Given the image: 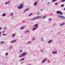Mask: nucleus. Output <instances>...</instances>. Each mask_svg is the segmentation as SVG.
Wrapping results in <instances>:
<instances>
[{"mask_svg": "<svg viewBox=\"0 0 65 65\" xmlns=\"http://www.w3.org/2000/svg\"><path fill=\"white\" fill-rule=\"evenodd\" d=\"M42 18L41 16H38L37 17H35L34 18H32L31 19V21H34V20H37V19H40Z\"/></svg>", "mask_w": 65, "mask_h": 65, "instance_id": "nucleus-1", "label": "nucleus"}, {"mask_svg": "<svg viewBox=\"0 0 65 65\" xmlns=\"http://www.w3.org/2000/svg\"><path fill=\"white\" fill-rule=\"evenodd\" d=\"M24 7V5H23V4H21V5L20 6H19L18 7V9H21V8H22Z\"/></svg>", "mask_w": 65, "mask_h": 65, "instance_id": "nucleus-2", "label": "nucleus"}, {"mask_svg": "<svg viewBox=\"0 0 65 65\" xmlns=\"http://www.w3.org/2000/svg\"><path fill=\"white\" fill-rule=\"evenodd\" d=\"M58 17L62 19H65V17L62 15H58Z\"/></svg>", "mask_w": 65, "mask_h": 65, "instance_id": "nucleus-3", "label": "nucleus"}, {"mask_svg": "<svg viewBox=\"0 0 65 65\" xmlns=\"http://www.w3.org/2000/svg\"><path fill=\"white\" fill-rule=\"evenodd\" d=\"M26 54L27 53H24L22 54H21V55H22L23 57H24V56H25L26 55Z\"/></svg>", "mask_w": 65, "mask_h": 65, "instance_id": "nucleus-4", "label": "nucleus"}, {"mask_svg": "<svg viewBox=\"0 0 65 65\" xmlns=\"http://www.w3.org/2000/svg\"><path fill=\"white\" fill-rule=\"evenodd\" d=\"M38 2V1H36V2H34V5L35 6H36V5H37V2Z\"/></svg>", "mask_w": 65, "mask_h": 65, "instance_id": "nucleus-5", "label": "nucleus"}, {"mask_svg": "<svg viewBox=\"0 0 65 65\" xmlns=\"http://www.w3.org/2000/svg\"><path fill=\"white\" fill-rule=\"evenodd\" d=\"M47 59L46 58H45L41 62V63H43L45 62V61Z\"/></svg>", "mask_w": 65, "mask_h": 65, "instance_id": "nucleus-6", "label": "nucleus"}, {"mask_svg": "<svg viewBox=\"0 0 65 65\" xmlns=\"http://www.w3.org/2000/svg\"><path fill=\"white\" fill-rule=\"evenodd\" d=\"M52 42H53V40H51L47 42L48 44H50V43H51Z\"/></svg>", "mask_w": 65, "mask_h": 65, "instance_id": "nucleus-7", "label": "nucleus"}, {"mask_svg": "<svg viewBox=\"0 0 65 65\" xmlns=\"http://www.w3.org/2000/svg\"><path fill=\"white\" fill-rule=\"evenodd\" d=\"M57 53V51H56V52L53 51V54H56Z\"/></svg>", "mask_w": 65, "mask_h": 65, "instance_id": "nucleus-8", "label": "nucleus"}, {"mask_svg": "<svg viewBox=\"0 0 65 65\" xmlns=\"http://www.w3.org/2000/svg\"><path fill=\"white\" fill-rule=\"evenodd\" d=\"M16 40H13L12 41H11V43H13L14 42H16Z\"/></svg>", "mask_w": 65, "mask_h": 65, "instance_id": "nucleus-9", "label": "nucleus"}, {"mask_svg": "<svg viewBox=\"0 0 65 65\" xmlns=\"http://www.w3.org/2000/svg\"><path fill=\"white\" fill-rule=\"evenodd\" d=\"M65 24V23H63L62 24H60V26H63V25H64Z\"/></svg>", "mask_w": 65, "mask_h": 65, "instance_id": "nucleus-10", "label": "nucleus"}, {"mask_svg": "<svg viewBox=\"0 0 65 65\" xmlns=\"http://www.w3.org/2000/svg\"><path fill=\"white\" fill-rule=\"evenodd\" d=\"M38 28V27H36L34 28H33L32 30L33 31H34V30H36L37 28Z\"/></svg>", "mask_w": 65, "mask_h": 65, "instance_id": "nucleus-11", "label": "nucleus"}, {"mask_svg": "<svg viewBox=\"0 0 65 65\" xmlns=\"http://www.w3.org/2000/svg\"><path fill=\"white\" fill-rule=\"evenodd\" d=\"M29 10V8H27L26 10H25L24 11V13H25L26 11H27V10Z\"/></svg>", "mask_w": 65, "mask_h": 65, "instance_id": "nucleus-12", "label": "nucleus"}, {"mask_svg": "<svg viewBox=\"0 0 65 65\" xmlns=\"http://www.w3.org/2000/svg\"><path fill=\"white\" fill-rule=\"evenodd\" d=\"M6 15V14L5 13H3L2 15V17H5Z\"/></svg>", "mask_w": 65, "mask_h": 65, "instance_id": "nucleus-13", "label": "nucleus"}, {"mask_svg": "<svg viewBox=\"0 0 65 65\" xmlns=\"http://www.w3.org/2000/svg\"><path fill=\"white\" fill-rule=\"evenodd\" d=\"M47 17V16H46V15H45V16L43 17L42 19H45V18H46Z\"/></svg>", "mask_w": 65, "mask_h": 65, "instance_id": "nucleus-14", "label": "nucleus"}, {"mask_svg": "<svg viewBox=\"0 0 65 65\" xmlns=\"http://www.w3.org/2000/svg\"><path fill=\"white\" fill-rule=\"evenodd\" d=\"M56 13L58 14H60V11H57L56 12Z\"/></svg>", "mask_w": 65, "mask_h": 65, "instance_id": "nucleus-15", "label": "nucleus"}, {"mask_svg": "<svg viewBox=\"0 0 65 65\" xmlns=\"http://www.w3.org/2000/svg\"><path fill=\"white\" fill-rule=\"evenodd\" d=\"M29 32V31L28 30H27L26 31H25V33H28Z\"/></svg>", "mask_w": 65, "mask_h": 65, "instance_id": "nucleus-16", "label": "nucleus"}, {"mask_svg": "<svg viewBox=\"0 0 65 65\" xmlns=\"http://www.w3.org/2000/svg\"><path fill=\"white\" fill-rule=\"evenodd\" d=\"M10 14H11V17L12 16V15H13V13L12 12L10 13Z\"/></svg>", "mask_w": 65, "mask_h": 65, "instance_id": "nucleus-17", "label": "nucleus"}, {"mask_svg": "<svg viewBox=\"0 0 65 65\" xmlns=\"http://www.w3.org/2000/svg\"><path fill=\"white\" fill-rule=\"evenodd\" d=\"M4 42V41H2L0 42V43H3Z\"/></svg>", "mask_w": 65, "mask_h": 65, "instance_id": "nucleus-18", "label": "nucleus"}, {"mask_svg": "<svg viewBox=\"0 0 65 65\" xmlns=\"http://www.w3.org/2000/svg\"><path fill=\"white\" fill-rule=\"evenodd\" d=\"M59 13L60 15H62V14H63V13L62 12H60V13Z\"/></svg>", "mask_w": 65, "mask_h": 65, "instance_id": "nucleus-19", "label": "nucleus"}, {"mask_svg": "<svg viewBox=\"0 0 65 65\" xmlns=\"http://www.w3.org/2000/svg\"><path fill=\"white\" fill-rule=\"evenodd\" d=\"M37 26H38V24H36L35 25V26H34L35 27H38Z\"/></svg>", "mask_w": 65, "mask_h": 65, "instance_id": "nucleus-20", "label": "nucleus"}, {"mask_svg": "<svg viewBox=\"0 0 65 65\" xmlns=\"http://www.w3.org/2000/svg\"><path fill=\"white\" fill-rule=\"evenodd\" d=\"M56 0H52V2H55V1H56Z\"/></svg>", "mask_w": 65, "mask_h": 65, "instance_id": "nucleus-21", "label": "nucleus"}, {"mask_svg": "<svg viewBox=\"0 0 65 65\" xmlns=\"http://www.w3.org/2000/svg\"><path fill=\"white\" fill-rule=\"evenodd\" d=\"M32 14V13H30V14H29V15H28V16L29 17H30V16H31V14Z\"/></svg>", "mask_w": 65, "mask_h": 65, "instance_id": "nucleus-22", "label": "nucleus"}, {"mask_svg": "<svg viewBox=\"0 0 65 65\" xmlns=\"http://www.w3.org/2000/svg\"><path fill=\"white\" fill-rule=\"evenodd\" d=\"M9 2H6L5 3V4L6 5H7V4H9Z\"/></svg>", "mask_w": 65, "mask_h": 65, "instance_id": "nucleus-23", "label": "nucleus"}, {"mask_svg": "<svg viewBox=\"0 0 65 65\" xmlns=\"http://www.w3.org/2000/svg\"><path fill=\"white\" fill-rule=\"evenodd\" d=\"M24 28L23 27H22L20 28V29H21V30H23V29H24Z\"/></svg>", "mask_w": 65, "mask_h": 65, "instance_id": "nucleus-24", "label": "nucleus"}, {"mask_svg": "<svg viewBox=\"0 0 65 65\" xmlns=\"http://www.w3.org/2000/svg\"><path fill=\"white\" fill-rule=\"evenodd\" d=\"M8 55V53H7L5 55L6 56H7Z\"/></svg>", "mask_w": 65, "mask_h": 65, "instance_id": "nucleus-25", "label": "nucleus"}, {"mask_svg": "<svg viewBox=\"0 0 65 65\" xmlns=\"http://www.w3.org/2000/svg\"><path fill=\"white\" fill-rule=\"evenodd\" d=\"M12 48V46H11L9 47V49H10V50H11Z\"/></svg>", "mask_w": 65, "mask_h": 65, "instance_id": "nucleus-26", "label": "nucleus"}, {"mask_svg": "<svg viewBox=\"0 0 65 65\" xmlns=\"http://www.w3.org/2000/svg\"><path fill=\"white\" fill-rule=\"evenodd\" d=\"M15 36V34H13V35H12L13 37H14Z\"/></svg>", "mask_w": 65, "mask_h": 65, "instance_id": "nucleus-27", "label": "nucleus"}, {"mask_svg": "<svg viewBox=\"0 0 65 65\" xmlns=\"http://www.w3.org/2000/svg\"><path fill=\"white\" fill-rule=\"evenodd\" d=\"M63 6H64V4H62V6H61V7H63Z\"/></svg>", "mask_w": 65, "mask_h": 65, "instance_id": "nucleus-28", "label": "nucleus"}, {"mask_svg": "<svg viewBox=\"0 0 65 65\" xmlns=\"http://www.w3.org/2000/svg\"><path fill=\"white\" fill-rule=\"evenodd\" d=\"M51 2H48L47 4H51Z\"/></svg>", "mask_w": 65, "mask_h": 65, "instance_id": "nucleus-29", "label": "nucleus"}, {"mask_svg": "<svg viewBox=\"0 0 65 65\" xmlns=\"http://www.w3.org/2000/svg\"><path fill=\"white\" fill-rule=\"evenodd\" d=\"M41 40H42V41H43V40H43V38H41Z\"/></svg>", "mask_w": 65, "mask_h": 65, "instance_id": "nucleus-30", "label": "nucleus"}, {"mask_svg": "<svg viewBox=\"0 0 65 65\" xmlns=\"http://www.w3.org/2000/svg\"><path fill=\"white\" fill-rule=\"evenodd\" d=\"M3 35L4 36H6V35H7L6 34H3L2 35Z\"/></svg>", "mask_w": 65, "mask_h": 65, "instance_id": "nucleus-31", "label": "nucleus"}, {"mask_svg": "<svg viewBox=\"0 0 65 65\" xmlns=\"http://www.w3.org/2000/svg\"><path fill=\"white\" fill-rule=\"evenodd\" d=\"M2 33H5V31H3L2 32Z\"/></svg>", "mask_w": 65, "mask_h": 65, "instance_id": "nucleus-32", "label": "nucleus"}, {"mask_svg": "<svg viewBox=\"0 0 65 65\" xmlns=\"http://www.w3.org/2000/svg\"><path fill=\"white\" fill-rule=\"evenodd\" d=\"M24 58H23L21 60V61H23V60H24Z\"/></svg>", "mask_w": 65, "mask_h": 65, "instance_id": "nucleus-33", "label": "nucleus"}, {"mask_svg": "<svg viewBox=\"0 0 65 65\" xmlns=\"http://www.w3.org/2000/svg\"><path fill=\"white\" fill-rule=\"evenodd\" d=\"M30 42H31V41H29L28 43H27V44H29V43H30Z\"/></svg>", "mask_w": 65, "mask_h": 65, "instance_id": "nucleus-34", "label": "nucleus"}, {"mask_svg": "<svg viewBox=\"0 0 65 65\" xmlns=\"http://www.w3.org/2000/svg\"><path fill=\"white\" fill-rule=\"evenodd\" d=\"M22 51H23V50H20V53H21V52H22Z\"/></svg>", "mask_w": 65, "mask_h": 65, "instance_id": "nucleus-35", "label": "nucleus"}, {"mask_svg": "<svg viewBox=\"0 0 65 65\" xmlns=\"http://www.w3.org/2000/svg\"><path fill=\"white\" fill-rule=\"evenodd\" d=\"M23 57V56H22V55H21V56H19V57L20 58H21V57Z\"/></svg>", "mask_w": 65, "mask_h": 65, "instance_id": "nucleus-36", "label": "nucleus"}, {"mask_svg": "<svg viewBox=\"0 0 65 65\" xmlns=\"http://www.w3.org/2000/svg\"><path fill=\"white\" fill-rule=\"evenodd\" d=\"M41 52H44V51H43L42 50H41Z\"/></svg>", "mask_w": 65, "mask_h": 65, "instance_id": "nucleus-37", "label": "nucleus"}, {"mask_svg": "<svg viewBox=\"0 0 65 65\" xmlns=\"http://www.w3.org/2000/svg\"><path fill=\"white\" fill-rule=\"evenodd\" d=\"M32 40H35V38H33Z\"/></svg>", "mask_w": 65, "mask_h": 65, "instance_id": "nucleus-38", "label": "nucleus"}, {"mask_svg": "<svg viewBox=\"0 0 65 65\" xmlns=\"http://www.w3.org/2000/svg\"><path fill=\"white\" fill-rule=\"evenodd\" d=\"M65 0H63L62 1V2H65Z\"/></svg>", "mask_w": 65, "mask_h": 65, "instance_id": "nucleus-39", "label": "nucleus"}, {"mask_svg": "<svg viewBox=\"0 0 65 65\" xmlns=\"http://www.w3.org/2000/svg\"><path fill=\"white\" fill-rule=\"evenodd\" d=\"M1 32H0V37H1Z\"/></svg>", "mask_w": 65, "mask_h": 65, "instance_id": "nucleus-40", "label": "nucleus"}, {"mask_svg": "<svg viewBox=\"0 0 65 65\" xmlns=\"http://www.w3.org/2000/svg\"><path fill=\"white\" fill-rule=\"evenodd\" d=\"M55 5H58V3H55Z\"/></svg>", "mask_w": 65, "mask_h": 65, "instance_id": "nucleus-41", "label": "nucleus"}, {"mask_svg": "<svg viewBox=\"0 0 65 65\" xmlns=\"http://www.w3.org/2000/svg\"><path fill=\"white\" fill-rule=\"evenodd\" d=\"M52 21V19H50V21Z\"/></svg>", "mask_w": 65, "mask_h": 65, "instance_id": "nucleus-42", "label": "nucleus"}, {"mask_svg": "<svg viewBox=\"0 0 65 65\" xmlns=\"http://www.w3.org/2000/svg\"><path fill=\"white\" fill-rule=\"evenodd\" d=\"M5 29H6V27H5L3 28V29H4V30Z\"/></svg>", "mask_w": 65, "mask_h": 65, "instance_id": "nucleus-43", "label": "nucleus"}, {"mask_svg": "<svg viewBox=\"0 0 65 65\" xmlns=\"http://www.w3.org/2000/svg\"><path fill=\"white\" fill-rule=\"evenodd\" d=\"M2 65H5V64H2Z\"/></svg>", "mask_w": 65, "mask_h": 65, "instance_id": "nucleus-44", "label": "nucleus"}, {"mask_svg": "<svg viewBox=\"0 0 65 65\" xmlns=\"http://www.w3.org/2000/svg\"><path fill=\"white\" fill-rule=\"evenodd\" d=\"M2 29V28L0 27V30H1Z\"/></svg>", "mask_w": 65, "mask_h": 65, "instance_id": "nucleus-45", "label": "nucleus"}, {"mask_svg": "<svg viewBox=\"0 0 65 65\" xmlns=\"http://www.w3.org/2000/svg\"><path fill=\"white\" fill-rule=\"evenodd\" d=\"M39 14V12H38L37 14Z\"/></svg>", "mask_w": 65, "mask_h": 65, "instance_id": "nucleus-46", "label": "nucleus"}, {"mask_svg": "<svg viewBox=\"0 0 65 65\" xmlns=\"http://www.w3.org/2000/svg\"><path fill=\"white\" fill-rule=\"evenodd\" d=\"M63 10H65V8H64Z\"/></svg>", "mask_w": 65, "mask_h": 65, "instance_id": "nucleus-47", "label": "nucleus"}, {"mask_svg": "<svg viewBox=\"0 0 65 65\" xmlns=\"http://www.w3.org/2000/svg\"><path fill=\"white\" fill-rule=\"evenodd\" d=\"M21 61V60H19V61Z\"/></svg>", "mask_w": 65, "mask_h": 65, "instance_id": "nucleus-48", "label": "nucleus"}, {"mask_svg": "<svg viewBox=\"0 0 65 65\" xmlns=\"http://www.w3.org/2000/svg\"><path fill=\"white\" fill-rule=\"evenodd\" d=\"M40 11H42V9H41Z\"/></svg>", "mask_w": 65, "mask_h": 65, "instance_id": "nucleus-49", "label": "nucleus"}, {"mask_svg": "<svg viewBox=\"0 0 65 65\" xmlns=\"http://www.w3.org/2000/svg\"><path fill=\"white\" fill-rule=\"evenodd\" d=\"M22 63H23V62H22L21 63V64H22Z\"/></svg>", "mask_w": 65, "mask_h": 65, "instance_id": "nucleus-50", "label": "nucleus"}, {"mask_svg": "<svg viewBox=\"0 0 65 65\" xmlns=\"http://www.w3.org/2000/svg\"><path fill=\"white\" fill-rule=\"evenodd\" d=\"M28 65H30V64H28Z\"/></svg>", "mask_w": 65, "mask_h": 65, "instance_id": "nucleus-51", "label": "nucleus"}]
</instances>
